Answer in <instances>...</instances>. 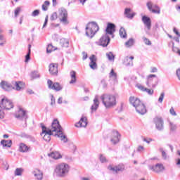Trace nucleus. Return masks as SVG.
Returning <instances> with one entry per match:
<instances>
[{"label": "nucleus", "mask_w": 180, "mask_h": 180, "mask_svg": "<svg viewBox=\"0 0 180 180\" xmlns=\"http://www.w3.org/2000/svg\"><path fill=\"white\" fill-rule=\"evenodd\" d=\"M41 127L42 129L41 136L44 135L43 139L45 141H50V140H51V136H58L63 143H67V141H68L67 136L63 134V127L60 125L58 120H54L51 126L49 128L43 124H41Z\"/></svg>", "instance_id": "obj_1"}, {"label": "nucleus", "mask_w": 180, "mask_h": 180, "mask_svg": "<svg viewBox=\"0 0 180 180\" xmlns=\"http://www.w3.org/2000/svg\"><path fill=\"white\" fill-rule=\"evenodd\" d=\"M103 105H104L106 109H112L117 105V101H116V96L110 94H104L101 96Z\"/></svg>", "instance_id": "obj_2"}, {"label": "nucleus", "mask_w": 180, "mask_h": 180, "mask_svg": "<svg viewBox=\"0 0 180 180\" xmlns=\"http://www.w3.org/2000/svg\"><path fill=\"white\" fill-rule=\"evenodd\" d=\"M129 102L139 115H146L147 113V108H146L144 103L141 102L140 99L131 96L129 98Z\"/></svg>", "instance_id": "obj_3"}, {"label": "nucleus", "mask_w": 180, "mask_h": 180, "mask_svg": "<svg viewBox=\"0 0 180 180\" xmlns=\"http://www.w3.org/2000/svg\"><path fill=\"white\" fill-rule=\"evenodd\" d=\"M54 171L58 178H65L70 172V166L65 163H60L56 165Z\"/></svg>", "instance_id": "obj_4"}, {"label": "nucleus", "mask_w": 180, "mask_h": 180, "mask_svg": "<svg viewBox=\"0 0 180 180\" xmlns=\"http://www.w3.org/2000/svg\"><path fill=\"white\" fill-rule=\"evenodd\" d=\"M99 32V25L96 22H91L87 23L86 26V36L89 39H92L96 33Z\"/></svg>", "instance_id": "obj_5"}, {"label": "nucleus", "mask_w": 180, "mask_h": 180, "mask_svg": "<svg viewBox=\"0 0 180 180\" xmlns=\"http://www.w3.org/2000/svg\"><path fill=\"white\" fill-rule=\"evenodd\" d=\"M107 169H108V171L112 174H119V172H123V171L125 169V167L124 165L123 164H119L117 165H109L107 167Z\"/></svg>", "instance_id": "obj_6"}, {"label": "nucleus", "mask_w": 180, "mask_h": 180, "mask_svg": "<svg viewBox=\"0 0 180 180\" xmlns=\"http://www.w3.org/2000/svg\"><path fill=\"white\" fill-rule=\"evenodd\" d=\"M59 19L63 25H68L70 23L68 21V12L65 8H61L59 9Z\"/></svg>", "instance_id": "obj_7"}, {"label": "nucleus", "mask_w": 180, "mask_h": 180, "mask_svg": "<svg viewBox=\"0 0 180 180\" xmlns=\"http://www.w3.org/2000/svg\"><path fill=\"white\" fill-rule=\"evenodd\" d=\"M0 108L4 109L5 110H10V109H13V103L8 98L4 97L1 98L0 101Z\"/></svg>", "instance_id": "obj_8"}, {"label": "nucleus", "mask_w": 180, "mask_h": 180, "mask_svg": "<svg viewBox=\"0 0 180 180\" xmlns=\"http://www.w3.org/2000/svg\"><path fill=\"white\" fill-rule=\"evenodd\" d=\"M15 117L16 119H18V120H22V122H25L24 127H26V120H27L28 117L26 110H23L22 108H20L15 114Z\"/></svg>", "instance_id": "obj_9"}, {"label": "nucleus", "mask_w": 180, "mask_h": 180, "mask_svg": "<svg viewBox=\"0 0 180 180\" xmlns=\"http://www.w3.org/2000/svg\"><path fill=\"white\" fill-rule=\"evenodd\" d=\"M47 84L48 88H49V89H53V91H56L57 92L63 89V86L58 82L53 83V81L49 79Z\"/></svg>", "instance_id": "obj_10"}, {"label": "nucleus", "mask_w": 180, "mask_h": 180, "mask_svg": "<svg viewBox=\"0 0 180 180\" xmlns=\"http://www.w3.org/2000/svg\"><path fill=\"white\" fill-rule=\"evenodd\" d=\"M115 32H116V25L112 22H108L105 29V34H110L112 37H115Z\"/></svg>", "instance_id": "obj_11"}, {"label": "nucleus", "mask_w": 180, "mask_h": 180, "mask_svg": "<svg viewBox=\"0 0 180 180\" xmlns=\"http://www.w3.org/2000/svg\"><path fill=\"white\" fill-rule=\"evenodd\" d=\"M109 43H110V37L108 34L103 35L98 41L99 46L102 47H108Z\"/></svg>", "instance_id": "obj_12"}, {"label": "nucleus", "mask_w": 180, "mask_h": 180, "mask_svg": "<svg viewBox=\"0 0 180 180\" xmlns=\"http://www.w3.org/2000/svg\"><path fill=\"white\" fill-rule=\"evenodd\" d=\"M112 138L110 139L111 143H112L114 145L117 144L119 141H120V135L119 134V131H113L112 133Z\"/></svg>", "instance_id": "obj_13"}, {"label": "nucleus", "mask_w": 180, "mask_h": 180, "mask_svg": "<svg viewBox=\"0 0 180 180\" xmlns=\"http://www.w3.org/2000/svg\"><path fill=\"white\" fill-rule=\"evenodd\" d=\"M49 72L51 75H57L58 74V64L51 63L49 65Z\"/></svg>", "instance_id": "obj_14"}, {"label": "nucleus", "mask_w": 180, "mask_h": 180, "mask_svg": "<svg viewBox=\"0 0 180 180\" xmlns=\"http://www.w3.org/2000/svg\"><path fill=\"white\" fill-rule=\"evenodd\" d=\"M1 88L4 89V91H12V89H15V87L11 86V84H9L8 82L2 81L0 84Z\"/></svg>", "instance_id": "obj_15"}, {"label": "nucleus", "mask_w": 180, "mask_h": 180, "mask_svg": "<svg viewBox=\"0 0 180 180\" xmlns=\"http://www.w3.org/2000/svg\"><path fill=\"white\" fill-rule=\"evenodd\" d=\"M90 63L89 67L91 70H96L98 68V65L96 64V56L95 55H92L90 58Z\"/></svg>", "instance_id": "obj_16"}, {"label": "nucleus", "mask_w": 180, "mask_h": 180, "mask_svg": "<svg viewBox=\"0 0 180 180\" xmlns=\"http://www.w3.org/2000/svg\"><path fill=\"white\" fill-rule=\"evenodd\" d=\"M148 9L153 13H158V6L157 5L153 4L151 1H148L146 4Z\"/></svg>", "instance_id": "obj_17"}, {"label": "nucleus", "mask_w": 180, "mask_h": 180, "mask_svg": "<svg viewBox=\"0 0 180 180\" xmlns=\"http://www.w3.org/2000/svg\"><path fill=\"white\" fill-rule=\"evenodd\" d=\"M88 122H86V117H82L77 124H75V127H86Z\"/></svg>", "instance_id": "obj_18"}, {"label": "nucleus", "mask_w": 180, "mask_h": 180, "mask_svg": "<svg viewBox=\"0 0 180 180\" xmlns=\"http://www.w3.org/2000/svg\"><path fill=\"white\" fill-rule=\"evenodd\" d=\"M133 60H134V56H126L124 59V64L127 67H133Z\"/></svg>", "instance_id": "obj_19"}, {"label": "nucleus", "mask_w": 180, "mask_h": 180, "mask_svg": "<svg viewBox=\"0 0 180 180\" xmlns=\"http://www.w3.org/2000/svg\"><path fill=\"white\" fill-rule=\"evenodd\" d=\"M136 87L138 89H140V91H142V92H147L148 95H153L154 92L152 89H147L140 84H136Z\"/></svg>", "instance_id": "obj_20"}, {"label": "nucleus", "mask_w": 180, "mask_h": 180, "mask_svg": "<svg viewBox=\"0 0 180 180\" xmlns=\"http://www.w3.org/2000/svg\"><path fill=\"white\" fill-rule=\"evenodd\" d=\"M124 15H125L126 18L128 19H133L136 13H131V8H127L124 9Z\"/></svg>", "instance_id": "obj_21"}, {"label": "nucleus", "mask_w": 180, "mask_h": 180, "mask_svg": "<svg viewBox=\"0 0 180 180\" xmlns=\"http://www.w3.org/2000/svg\"><path fill=\"white\" fill-rule=\"evenodd\" d=\"M99 108V100L98 98V96H96L94 99V104L91 105V110L92 112L97 110V109Z\"/></svg>", "instance_id": "obj_22"}, {"label": "nucleus", "mask_w": 180, "mask_h": 180, "mask_svg": "<svg viewBox=\"0 0 180 180\" xmlns=\"http://www.w3.org/2000/svg\"><path fill=\"white\" fill-rule=\"evenodd\" d=\"M33 174L35 176V178L38 180H42L43 179V172H41L39 169H36L33 172Z\"/></svg>", "instance_id": "obj_23"}, {"label": "nucleus", "mask_w": 180, "mask_h": 180, "mask_svg": "<svg viewBox=\"0 0 180 180\" xmlns=\"http://www.w3.org/2000/svg\"><path fill=\"white\" fill-rule=\"evenodd\" d=\"M109 77L110 78V79L113 80L114 84H116V82H117V74L115 72V70L113 69L111 70L109 74Z\"/></svg>", "instance_id": "obj_24"}, {"label": "nucleus", "mask_w": 180, "mask_h": 180, "mask_svg": "<svg viewBox=\"0 0 180 180\" xmlns=\"http://www.w3.org/2000/svg\"><path fill=\"white\" fill-rule=\"evenodd\" d=\"M30 149V147L27 146L26 144L21 143H20L19 150L20 153H27L29 150Z\"/></svg>", "instance_id": "obj_25"}, {"label": "nucleus", "mask_w": 180, "mask_h": 180, "mask_svg": "<svg viewBox=\"0 0 180 180\" xmlns=\"http://www.w3.org/2000/svg\"><path fill=\"white\" fill-rule=\"evenodd\" d=\"M1 145L3 146V147L11 148V147H12V140H1Z\"/></svg>", "instance_id": "obj_26"}, {"label": "nucleus", "mask_w": 180, "mask_h": 180, "mask_svg": "<svg viewBox=\"0 0 180 180\" xmlns=\"http://www.w3.org/2000/svg\"><path fill=\"white\" fill-rule=\"evenodd\" d=\"M70 84H75V82H77V72H75V71L72 70L70 72Z\"/></svg>", "instance_id": "obj_27"}, {"label": "nucleus", "mask_w": 180, "mask_h": 180, "mask_svg": "<svg viewBox=\"0 0 180 180\" xmlns=\"http://www.w3.org/2000/svg\"><path fill=\"white\" fill-rule=\"evenodd\" d=\"M134 39L133 38H131L125 42L124 46L125 47H127V49H130V47H133V46H134Z\"/></svg>", "instance_id": "obj_28"}, {"label": "nucleus", "mask_w": 180, "mask_h": 180, "mask_svg": "<svg viewBox=\"0 0 180 180\" xmlns=\"http://www.w3.org/2000/svg\"><path fill=\"white\" fill-rule=\"evenodd\" d=\"M158 131H164V120L162 118H158Z\"/></svg>", "instance_id": "obj_29"}, {"label": "nucleus", "mask_w": 180, "mask_h": 180, "mask_svg": "<svg viewBox=\"0 0 180 180\" xmlns=\"http://www.w3.org/2000/svg\"><path fill=\"white\" fill-rule=\"evenodd\" d=\"M15 88L14 87V89H15V91H20L21 89H22L23 88V82H15L14 84Z\"/></svg>", "instance_id": "obj_30"}, {"label": "nucleus", "mask_w": 180, "mask_h": 180, "mask_svg": "<svg viewBox=\"0 0 180 180\" xmlns=\"http://www.w3.org/2000/svg\"><path fill=\"white\" fill-rule=\"evenodd\" d=\"M120 36L121 39H127V33L123 27L120 29Z\"/></svg>", "instance_id": "obj_31"}, {"label": "nucleus", "mask_w": 180, "mask_h": 180, "mask_svg": "<svg viewBox=\"0 0 180 180\" xmlns=\"http://www.w3.org/2000/svg\"><path fill=\"white\" fill-rule=\"evenodd\" d=\"M49 156L53 158V160L61 158V155L58 152H52L51 154H49Z\"/></svg>", "instance_id": "obj_32"}, {"label": "nucleus", "mask_w": 180, "mask_h": 180, "mask_svg": "<svg viewBox=\"0 0 180 180\" xmlns=\"http://www.w3.org/2000/svg\"><path fill=\"white\" fill-rule=\"evenodd\" d=\"M159 151L161 153L162 160L165 161L168 160V158H169V156H168V155L167 154V152L164 150V148H160Z\"/></svg>", "instance_id": "obj_33"}, {"label": "nucleus", "mask_w": 180, "mask_h": 180, "mask_svg": "<svg viewBox=\"0 0 180 180\" xmlns=\"http://www.w3.org/2000/svg\"><path fill=\"white\" fill-rule=\"evenodd\" d=\"M32 45H28V52L27 55L25 56V63H27L29 60H30V54H32Z\"/></svg>", "instance_id": "obj_34"}, {"label": "nucleus", "mask_w": 180, "mask_h": 180, "mask_svg": "<svg viewBox=\"0 0 180 180\" xmlns=\"http://www.w3.org/2000/svg\"><path fill=\"white\" fill-rule=\"evenodd\" d=\"M60 44L62 46V47H68L69 41L65 38H62L60 40Z\"/></svg>", "instance_id": "obj_35"}, {"label": "nucleus", "mask_w": 180, "mask_h": 180, "mask_svg": "<svg viewBox=\"0 0 180 180\" xmlns=\"http://www.w3.org/2000/svg\"><path fill=\"white\" fill-rule=\"evenodd\" d=\"M22 174H23V169L22 168H16L14 172V175L15 176H22Z\"/></svg>", "instance_id": "obj_36"}, {"label": "nucleus", "mask_w": 180, "mask_h": 180, "mask_svg": "<svg viewBox=\"0 0 180 180\" xmlns=\"http://www.w3.org/2000/svg\"><path fill=\"white\" fill-rule=\"evenodd\" d=\"M148 168L150 171H153V172H158V163H156L155 165H148Z\"/></svg>", "instance_id": "obj_37"}, {"label": "nucleus", "mask_w": 180, "mask_h": 180, "mask_svg": "<svg viewBox=\"0 0 180 180\" xmlns=\"http://www.w3.org/2000/svg\"><path fill=\"white\" fill-rule=\"evenodd\" d=\"M107 58H108L109 61H115V55H113V53L108 52L105 54Z\"/></svg>", "instance_id": "obj_38"}, {"label": "nucleus", "mask_w": 180, "mask_h": 180, "mask_svg": "<svg viewBox=\"0 0 180 180\" xmlns=\"http://www.w3.org/2000/svg\"><path fill=\"white\" fill-rule=\"evenodd\" d=\"M142 22L144 25L149 23L151 22V19L150 18V17H147V15H143L142 17Z\"/></svg>", "instance_id": "obj_39"}, {"label": "nucleus", "mask_w": 180, "mask_h": 180, "mask_svg": "<svg viewBox=\"0 0 180 180\" xmlns=\"http://www.w3.org/2000/svg\"><path fill=\"white\" fill-rule=\"evenodd\" d=\"M155 126L156 129H158V117L156 116L153 118L152 121V126Z\"/></svg>", "instance_id": "obj_40"}, {"label": "nucleus", "mask_w": 180, "mask_h": 180, "mask_svg": "<svg viewBox=\"0 0 180 180\" xmlns=\"http://www.w3.org/2000/svg\"><path fill=\"white\" fill-rule=\"evenodd\" d=\"M6 43V39L4 35H0V47L4 46V45Z\"/></svg>", "instance_id": "obj_41"}, {"label": "nucleus", "mask_w": 180, "mask_h": 180, "mask_svg": "<svg viewBox=\"0 0 180 180\" xmlns=\"http://www.w3.org/2000/svg\"><path fill=\"white\" fill-rule=\"evenodd\" d=\"M123 108H124V103L121 102L120 105L117 108L116 110L118 113H121V112H123Z\"/></svg>", "instance_id": "obj_42"}, {"label": "nucleus", "mask_w": 180, "mask_h": 180, "mask_svg": "<svg viewBox=\"0 0 180 180\" xmlns=\"http://www.w3.org/2000/svg\"><path fill=\"white\" fill-rule=\"evenodd\" d=\"M54 50H56V48H54V46H53V44H50L48 45V46L46 48L47 53H51V51H54Z\"/></svg>", "instance_id": "obj_43"}, {"label": "nucleus", "mask_w": 180, "mask_h": 180, "mask_svg": "<svg viewBox=\"0 0 180 180\" xmlns=\"http://www.w3.org/2000/svg\"><path fill=\"white\" fill-rule=\"evenodd\" d=\"M142 40L146 46H151V41H150V39H147L146 37H143Z\"/></svg>", "instance_id": "obj_44"}, {"label": "nucleus", "mask_w": 180, "mask_h": 180, "mask_svg": "<svg viewBox=\"0 0 180 180\" xmlns=\"http://www.w3.org/2000/svg\"><path fill=\"white\" fill-rule=\"evenodd\" d=\"M153 78H157V75H149L147 77V85H148V84H150V82H151V81H153Z\"/></svg>", "instance_id": "obj_45"}, {"label": "nucleus", "mask_w": 180, "mask_h": 180, "mask_svg": "<svg viewBox=\"0 0 180 180\" xmlns=\"http://www.w3.org/2000/svg\"><path fill=\"white\" fill-rule=\"evenodd\" d=\"M165 97V92L162 91V92L160 94V97H159V98H158V102H159V103H162Z\"/></svg>", "instance_id": "obj_46"}, {"label": "nucleus", "mask_w": 180, "mask_h": 180, "mask_svg": "<svg viewBox=\"0 0 180 180\" xmlns=\"http://www.w3.org/2000/svg\"><path fill=\"white\" fill-rule=\"evenodd\" d=\"M99 160L102 164H104L105 162H108V159H106V157L103 155H99Z\"/></svg>", "instance_id": "obj_47"}, {"label": "nucleus", "mask_w": 180, "mask_h": 180, "mask_svg": "<svg viewBox=\"0 0 180 180\" xmlns=\"http://www.w3.org/2000/svg\"><path fill=\"white\" fill-rule=\"evenodd\" d=\"M165 171V167H164L163 164H158V172H163Z\"/></svg>", "instance_id": "obj_48"}, {"label": "nucleus", "mask_w": 180, "mask_h": 180, "mask_svg": "<svg viewBox=\"0 0 180 180\" xmlns=\"http://www.w3.org/2000/svg\"><path fill=\"white\" fill-rule=\"evenodd\" d=\"M19 13H20V7H18L17 8H15L14 11L15 18H18V16H19Z\"/></svg>", "instance_id": "obj_49"}, {"label": "nucleus", "mask_w": 180, "mask_h": 180, "mask_svg": "<svg viewBox=\"0 0 180 180\" xmlns=\"http://www.w3.org/2000/svg\"><path fill=\"white\" fill-rule=\"evenodd\" d=\"M31 77H32V78H33V79L39 78L40 75H39V72L34 71V72H33L32 73Z\"/></svg>", "instance_id": "obj_50"}, {"label": "nucleus", "mask_w": 180, "mask_h": 180, "mask_svg": "<svg viewBox=\"0 0 180 180\" xmlns=\"http://www.w3.org/2000/svg\"><path fill=\"white\" fill-rule=\"evenodd\" d=\"M5 109L0 107V119H4L5 117Z\"/></svg>", "instance_id": "obj_51"}, {"label": "nucleus", "mask_w": 180, "mask_h": 180, "mask_svg": "<svg viewBox=\"0 0 180 180\" xmlns=\"http://www.w3.org/2000/svg\"><path fill=\"white\" fill-rule=\"evenodd\" d=\"M170 124V130L171 131H174V130H176V124L169 122Z\"/></svg>", "instance_id": "obj_52"}, {"label": "nucleus", "mask_w": 180, "mask_h": 180, "mask_svg": "<svg viewBox=\"0 0 180 180\" xmlns=\"http://www.w3.org/2000/svg\"><path fill=\"white\" fill-rule=\"evenodd\" d=\"M39 15H40V10H34L32 13V16L33 17L39 16Z\"/></svg>", "instance_id": "obj_53"}, {"label": "nucleus", "mask_w": 180, "mask_h": 180, "mask_svg": "<svg viewBox=\"0 0 180 180\" xmlns=\"http://www.w3.org/2000/svg\"><path fill=\"white\" fill-rule=\"evenodd\" d=\"M53 105H56V98L53 95H51V105L53 106Z\"/></svg>", "instance_id": "obj_54"}, {"label": "nucleus", "mask_w": 180, "mask_h": 180, "mask_svg": "<svg viewBox=\"0 0 180 180\" xmlns=\"http://www.w3.org/2000/svg\"><path fill=\"white\" fill-rule=\"evenodd\" d=\"M169 113L172 115V116H176V112H175V110L174 109V107H172L169 110Z\"/></svg>", "instance_id": "obj_55"}, {"label": "nucleus", "mask_w": 180, "mask_h": 180, "mask_svg": "<svg viewBox=\"0 0 180 180\" xmlns=\"http://www.w3.org/2000/svg\"><path fill=\"white\" fill-rule=\"evenodd\" d=\"M57 19V13H52L51 16V20H56Z\"/></svg>", "instance_id": "obj_56"}, {"label": "nucleus", "mask_w": 180, "mask_h": 180, "mask_svg": "<svg viewBox=\"0 0 180 180\" xmlns=\"http://www.w3.org/2000/svg\"><path fill=\"white\" fill-rule=\"evenodd\" d=\"M172 50L174 53H176L177 54H179V56H180V49H178L177 47H173Z\"/></svg>", "instance_id": "obj_57"}, {"label": "nucleus", "mask_w": 180, "mask_h": 180, "mask_svg": "<svg viewBox=\"0 0 180 180\" xmlns=\"http://www.w3.org/2000/svg\"><path fill=\"white\" fill-rule=\"evenodd\" d=\"M28 140L29 141H31L32 143H36V139H34V137L33 136H28Z\"/></svg>", "instance_id": "obj_58"}, {"label": "nucleus", "mask_w": 180, "mask_h": 180, "mask_svg": "<svg viewBox=\"0 0 180 180\" xmlns=\"http://www.w3.org/2000/svg\"><path fill=\"white\" fill-rule=\"evenodd\" d=\"M173 31H174V33H175V34L178 36V37H180V32L179 31H178V30L176 27L173 29Z\"/></svg>", "instance_id": "obj_59"}, {"label": "nucleus", "mask_w": 180, "mask_h": 180, "mask_svg": "<svg viewBox=\"0 0 180 180\" xmlns=\"http://www.w3.org/2000/svg\"><path fill=\"white\" fill-rule=\"evenodd\" d=\"M82 60H86V58H88V53H86V52L83 51L82 52Z\"/></svg>", "instance_id": "obj_60"}, {"label": "nucleus", "mask_w": 180, "mask_h": 180, "mask_svg": "<svg viewBox=\"0 0 180 180\" xmlns=\"http://www.w3.org/2000/svg\"><path fill=\"white\" fill-rule=\"evenodd\" d=\"M137 151L139 153H141V151H144V147L143 146H139L137 148Z\"/></svg>", "instance_id": "obj_61"}, {"label": "nucleus", "mask_w": 180, "mask_h": 180, "mask_svg": "<svg viewBox=\"0 0 180 180\" xmlns=\"http://www.w3.org/2000/svg\"><path fill=\"white\" fill-rule=\"evenodd\" d=\"M101 84L103 85V88H106V86H108V84H106V81L105 79L101 80Z\"/></svg>", "instance_id": "obj_62"}, {"label": "nucleus", "mask_w": 180, "mask_h": 180, "mask_svg": "<svg viewBox=\"0 0 180 180\" xmlns=\"http://www.w3.org/2000/svg\"><path fill=\"white\" fill-rule=\"evenodd\" d=\"M144 25L146 26V27H147L148 30H150V29H151V22L149 23L144 24Z\"/></svg>", "instance_id": "obj_63"}, {"label": "nucleus", "mask_w": 180, "mask_h": 180, "mask_svg": "<svg viewBox=\"0 0 180 180\" xmlns=\"http://www.w3.org/2000/svg\"><path fill=\"white\" fill-rule=\"evenodd\" d=\"M176 161V165H177L179 168H180V158H178Z\"/></svg>", "instance_id": "obj_64"}]
</instances>
